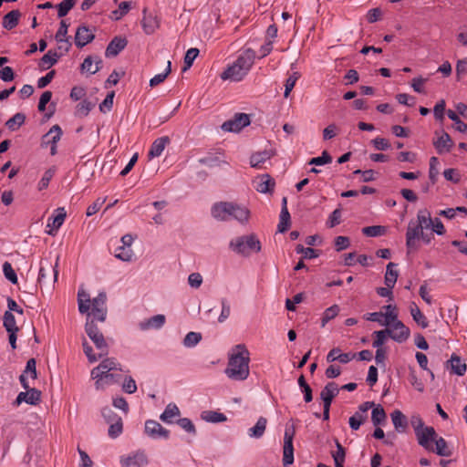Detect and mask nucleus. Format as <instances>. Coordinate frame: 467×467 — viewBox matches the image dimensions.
Masks as SVG:
<instances>
[{
  "instance_id": "obj_1",
  "label": "nucleus",
  "mask_w": 467,
  "mask_h": 467,
  "mask_svg": "<svg viewBox=\"0 0 467 467\" xmlns=\"http://www.w3.org/2000/svg\"><path fill=\"white\" fill-rule=\"evenodd\" d=\"M250 353L244 344L235 345L229 355L226 376L233 380H244L249 376Z\"/></svg>"
},
{
  "instance_id": "obj_2",
  "label": "nucleus",
  "mask_w": 467,
  "mask_h": 467,
  "mask_svg": "<svg viewBox=\"0 0 467 467\" xmlns=\"http://www.w3.org/2000/svg\"><path fill=\"white\" fill-rule=\"evenodd\" d=\"M255 57L256 54L254 49H244L236 60L221 74L222 79L241 81L252 68Z\"/></svg>"
},
{
  "instance_id": "obj_3",
  "label": "nucleus",
  "mask_w": 467,
  "mask_h": 467,
  "mask_svg": "<svg viewBox=\"0 0 467 467\" xmlns=\"http://www.w3.org/2000/svg\"><path fill=\"white\" fill-rule=\"evenodd\" d=\"M229 248L235 254L247 257L252 253H259L262 246L257 236L251 234L232 239L229 243Z\"/></svg>"
},
{
  "instance_id": "obj_4",
  "label": "nucleus",
  "mask_w": 467,
  "mask_h": 467,
  "mask_svg": "<svg viewBox=\"0 0 467 467\" xmlns=\"http://www.w3.org/2000/svg\"><path fill=\"white\" fill-rule=\"evenodd\" d=\"M95 321L96 320L90 319V315H88L85 325V331L99 351V357H103L108 355L109 346L103 334L95 324Z\"/></svg>"
},
{
  "instance_id": "obj_5",
  "label": "nucleus",
  "mask_w": 467,
  "mask_h": 467,
  "mask_svg": "<svg viewBox=\"0 0 467 467\" xmlns=\"http://www.w3.org/2000/svg\"><path fill=\"white\" fill-rule=\"evenodd\" d=\"M107 296L105 292H100L90 303L91 313L88 312V316L90 315V319L104 322L107 316L106 307Z\"/></svg>"
},
{
  "instance_id": "obj_6",
  "label": "nucleus",
  "mask_w": 467,
  "mask_h": 467,
  "mask_svg": "<svg viewBox=\"0 0 467 467\" xmlns=\"http://www.w3.org/2000/svg\"><path fill=\"white\" fill-rule=\"evenodd\" d=\"M296 434L294 425H286L284 434L283 463L285 466L294 462L293 440Z\"/></svg>"
},
{
  "instance_id": "obj_7",
  "label": "nucleus",
  "mask_w": 467,
  "mask_h": 467,
  "mask_svg": "<svg viewBox=\"0 0 467 467\" xmlns=\"http://www.w3.org/2000/svg\"><path fill=\"white\" fill-rule=\"evenodd\" d=\"M58 258L56 261V264L53 265L47 259L41 260L40 268L38 273V283H46L47 281H53V283L57 282L58 275Z\"/></svg>"
},
{
  "instance_id": "obj_8",
  "label": "nucleus",
  "mask_w": 467,
  "mask_h": 467,
  "mask_svg": "<svg viewBox=\"0 0 467 467\" xmlns=\"http://www.w3.org/2000/svg\"><path fill=\"white\" fill-rule=\"evenodd\" d=\"M62 135V130L58 125H54L47 132L41 140V146L43 148L50 147L51 155L57 153V143L60 140Z\"/></svg>"
},
{
  "instance_id": "obj_9",
  "label": "nucleus",
  "mask_w": 467,
  "mask_h": 467,
  "mask_svg": "<svg viewBox=\"0 0 467 467\" xmlns=\"http://www.w3.org/2000/svg\"><path fill=\"white\" fill-rule=\"evenodd\" d=\"M250 124L249 115L237 113L232 119L223 123L222 130L228 132H239L242 129Z\"/></svg>"
},
{
  "instance_id": "obj_10",
  "label": "nucleus",
  "mask_w": 467,
  "mask_h": 467,
  "mask_svg": "<svg viewBox=\"0 0 467 467\" xmlns=\"http://www.w3.org/2000/svg\"><path fill=\"white\" fill-rule=\"evenodd\" d=\"M418 443L429 451H433L432 442L437 438V433L433 427L427 426L416 433Z\"/></svg>"
},
{
  "instance_id": "obj_11",
  "label": "nucleus",
  "mask_w": 467,
  "mask_h": 467,
  "mask_svg": "<svg viewBox=\"0 0 467 467\" xmlns=\"http://www.w3.org/2000/svg\"><path fill=\"white\" fill-rule=\"evenodd\" d=\"M91 376L93 379H96L97 388H99L100 382L104 381L107 384L113 383L118 379H115V375L110 373L109 370V367H107V362H102L96 368L91 370Z\"/></svg>"
},
{
  "instance_id": "obj_12",
  "label": "nucleus",
  "mask_w": 467,
  "mask_h": 467,
  "mask_svg": "<svg viewBox=\"0 0 467 467\" xmlns=\"http://www.w3.org/2000/svg\"><path fill=\"white\" fill-rule=\"evenodd\" d=\"M422 232L423 229L420 227L416 222L411 220L409 223L406 233V246L408 253L418 249V246L416 245V240L420 239Z\"/></svg>"
},
{
  "instance_id": "obj_13",
  "label": "nucleus",
  "mask_w": 467,
  "mask_h": 467,
  "mask_svg": "<svg viewBox=\"0 0 467 467\" xmlns=\"http://www.w3.org/2000/svg\"><path fill=\"white\" fill-rule=\"evenodd\" d=\"M233 209V202H215L211 208L212 216L218 221L231 220V212Z\"/></svg>"
},
{
  "instance_id": "obj_14",
  "label": "nucleus",
  "mask_w": 467,
  "mask_h": 467,
  "mask_svg": "<svg viewBox=\"0 0 467 467\" xmlns=\"http://www.w3.org/2000/svg\"><path fill=\"white\" fill-rule=\"evenodd\" d=\"M145 433L152 439H169L170 431L158 421L148 420L145 422Z\"/></svg>"
},
{
  "instance_id": "obj_15",
  "label": "nucleus",
  "mask_w": 467,
  "mask_h": 467,
  "mask_svg": "<svg viewBox=\"0 0 467 467\" xmlns=\"http://www.w3.org/2000/svg\"><path fill=\"white\" fill-rule=\"evenodd\" d=\"M95 38V34L91 28L81 25L77 28L75 35V44L78 47H83Z\"/></svg>"
},
{
  "instance_id": "obj_16",
  "label": "nucleus",
  "mask_w": 467,
  "mask_h": 467,
  "mask_svg": "<svg viewBox=\"0 0 467 467\" xmlns=\"http://www.w3.org/2000/svg\"><path fill=\"white\" fill-rule=\"evenodd\" d=\"M390 330V338L398 343L405 342L410 335V328L407 327L401 321H397L392 324Z\"/></svg>"
},
{
  "instance_id": "obj_17",
  "label": "nucleus",
  "mask_w": 467,
  "mask_h": 467,
  "mask_svg": "<svg viewBox=\"0 0 467 467\" xmlns=\"http://www.w3.org/2000/svg\"><path fill=\"white\" fill-rule=\"evenodd\" d=\"M25 392H20L16 400V403L17 405L21 404L22 402H26L30 405H36L41 400V391L36 389V388H29L28 389H26Z\"/></svg>"
},
{
  "instance_id": "obj_18",
  "label": "nucleus",
  "mask_w": 467,
  "mask_h": 467,
  "mask_svg": "<svg viewBox=\"0 0 467 467\" xmlns=\"http://www.w3.org/2000/svg\"><path fill=\"white\" fill-rule=\"evenodd\" d=\"M339 393V388L334 381L328 382L321 390L320 398L323 400L324 406H331V403L335 397Z\"/></svg>"
},
{
  "instance_id": "obj_19",
  "label": "nucleus",
  "mask_w": 467,
  "mask_h": 467,
  "mask_svg": "<svg viewBox=\"0 0 467 467\" xmlns=\"http://www.w3.org/2000/svg\"><path fill=\"white\" fill-rule=\"evenodd\" d=\"M437 140H434L433 144L439 153H446L451 150L453 146V142L450 135L444 131L441 133L436 132Z\"/></svg>"
},
{
  "instance_id": "obj_20",
  "label": "nucleus",
  "mask_w": 467,
  "mask_h": 467,
  "mask_svg": "<svg viewBox=\"0 0 467 467\" xmlns=\"http://www.w3.org/2000/svg\"><path fill=\"white\" fill-rule=\"evenodd\" d=\"M128 42L126 38L120 36H115L108 45L105 55L107 57H116L120 51H122Z\"/></svg>"
},
{
  "instance_id": "obj_21",
  "label": "nucleus",
  "mask_w": 467,
  "mask_h": 467,
  "mask_svg": "<svg viewBox=\"0 0 467 467\" xmlns=\"http://www.w3.org/2000/svg\"><path fill=\"white\" fill-rule=\"evenodd\" d=\"M120 463L126 466L143 467L148 464V458L143 451H137L126 458H121Z\"/></svg>"
},
{
  "instance_id": "obj_22",
  "label": "nucleus",
  "mask_w": 467,
  "mask_h": 467,
  "mask_svg": "<svg viewBox=\"0 0 467 467\" xmlns=\"http://www.w3.org/2000/svg\"><path fill=\"white\" fill-rule=\"evenodd\" d=\"M390 417L396 431L403 433L407 431L409 426L407 417L400 410H393Z\"/></svg>"
},
{
  "instance_id": "obj_23",
  "label": "nucleus",
  "mask_w": 467,
  "mask_h": 467,
  "mask_svg": "<svg viewBox=\"0 0 467 467\" xmlns=\"http://www.w3.org/2000/svg\"><path fill=\"white\" fill-rule=\"evenodd\" d=\"M170 143V139L168 136H163V137H160L158 139H156L151 146H150V149L149 150V157L150 158H157V157H160L165 147Z\"/></svg>"
},
{
  "instance_id": "obj_24",
  "label": "nucleus",
  "mask_w": 467,
  "mask_h": 467,
  "mask_svg": "<svg viewBox=\"0 0 467 467\" xmlns=\"http://www.w3.org/2000/svg\"><path fill=\"white\" fill-rule=\"evenodd\" d=\"M141 26L143 31L147 35H151L155 32V30L159 27V22L156 16L147 14L146 11H143V17L141 20Z\"/></svg>"
},
{
  "instance_id": "obj_25",
  "label": "nucleus",
  "mask_w": 467,
  "mask_h": 467,
  "mask_svg": "<svg viewBox=\"0 0 467 467\" xmlns=\"http://www.w3.org/2000/svg\"><path fill=\"white\" fill-rule=\"evenodd\" d=\"M249 217L250 211L246 207L233 202L231 219H234L241 223H244L248 222Z\"/></svg>"
},
{
  "instance_id": "obj_26",
  "label": "nucleus",
  "mask_w": 467,
  "mask_h": 467,
  "mask_svg": "<svg viewBox=\"0 0 467 467\" xmlns=\"http://www.w3.org/2000/svg\"><path fill=\"white\" fill-rule=\"evenodd\" d=\"M447 364H450L451 373L453 374L463 376L466 372V364L462 362L461 358L456 354L451 355V359L447 361Z\"/></svg>"
},
{
  "instance_id": "obj_27",
  "label": "nucleus",
  "mask_w": 467,
  "mask_h": 467,
  "mask_svg": "<svg viewBox=\"0 0 467 467\" xmlns=\"http://www.w3.org/2000/svg\"><path fill=\"white\" fill-rule=\"evenodd\" d=\"M67 29H68V24L65 20H62L60 22L59 28L57 32L56 33L55 38L57 43H65V52H67L69 48L71 47V43L68 40L67 37Z\"/></svg>"
},
{
  "instance_id": "obj_28",
  "label": "nucleus",
  "mask_w": 467,
  "mask_h": 467,
  "mask_svg": "<svg viewBox=\"0 0 467 467\" xmlns=\"http://www.w3.org/2000/svg\"><path fill=\"white\" fill-rule=\"evenodd\" d=\"M165 316L164 315H156L146 320L145 322H141L140 327L142 330H147L150 328L159 329L163 327L165 324Z\"/></svg>"
},
{
  "instance_id": "obj_29",
  "label": "nucleus",
  "mask_w": 467,
  "mask_h": 467,
  "mask_svg": "<svg viewBox=\"0 0 467 467\" xmlns=\"http://www.w3.org/2000/svg\"><path fill=\"white\" fill-rule=\"evenodd\" d=\"M20 16L21 13L19 12V10L10 11L3 17V27L7 30H12L18 25Z\"/></svg>"
},
{
  "instance_id": "obj_30",
  "label": "nucleus",
  "mask_w": 467,
  "mask_h": 467,
  "mask_svg": "<svg viewBox=\"0 0 467 467\" xmlns=\"http://www.w3.org/2000/svg\"><path fill=\"white\" fill-rule=\"evenodd\" d=\"M102 60L98 58L96 61L91 57H87L81 64V71L96 74L101 67Z\"/></svg>"
},
{
  "instance_id": "obj_31",
  "label": "nucleus",
  "mask_w": 467,
  "mask_h": 467,
  "mask_svg": "<svg viewBox=\"0 0 467 467\" xmlns=\"http://www.w3.org/2000/svg\"><path fill=\"white\" fill-rule=\"evenodd\" d=\"M410 315L413 320L421 327L426 328L429 326L427 317L422 314L418 306L412 302L410 306Z\"/></svg>"
},
{
  "instance_id": "obj_32",
  "label": "nucleus",
  "mask_w": 467,
  "mask_h": 467,
  "mask_svg": "<svg viewBox=\"0 0 467 467\" xmlns=\"http://www.w3.org/2000/svg\"><path fill=\"white\" fill-rule=\"evenodd\" d=\"M416 223L420 227L424 229H430L433 224V220L431 218V213L427 209L420 210L417 213V221Z\"/></svg>"
},
{
  "instance_id": "obj_33",
  "label": "nucleus",
  "mask_w": 467,
  "mask_h": 467,
  "mask_svg": "<svg viewBox=\"0 0 467 467\" xmlns=\"http://www.w3.org/2000/svg\"><path fill=\"white\" fill-rule=\"evenodd\" d=\"M397 266L395 263H389L387 265L386 268V274H385V285L389 287H394L397 279H398V271L394 268Z\"/></svg>"
},
{
  "instance_id": "obj_34",
  "label": "nucleus",
  "mask_w": 467,
  "mask_h": 467,
  "mask_svg": "<svg viewBox=\"0 0 467 467\" xmlns=\"http://www.w3.org/2000/svg\"><path fill=\"white\" fill-rule=\"evenodd\" d=\"M180 415L179 408L172 403H170L165 408L164 411L161 414L160 419L166 423H172L173 418Z\"/></svg>"
},
{
  "instance_id": "obj_35",
  "label": "nucleus",
  "mask_w": 467,
  "mask_h": 467,
  "mask_svg": "<svg viewBox=\"0 0 467 467\" xmlns=\"http://www.w3.org/2000/svg\"><path fill=\"white\" fill-rule=\"evenodd\" d=\"M272 152L269 150H264L253 154L250 158V164L252 167L260 168L266 161L270 160Z\"/></svg>"
},
{
  "instance_id": "obj_36",
  "label": "nucleus",
  "mask_w": 467,
  "mask_h": 467,
  "mask_svg": "<svg viewBox=\"0 0 467 467\" xmlns=\"http://www.w3.org/2000/svg\"><path fill=\"white\" fill-rule=\"evenodd\" d=\"M78 310L81 314L88 313L90 309V297L89 294L84 290H79L78 293Z\"/></svg>"
},
{
  "instance_id": "obj_37",
  "label": "nucleus",
  "mask_w": 467,
  "mask_h": 467,
  "mask_svg": "<svg viewBox=\"0 0 467 467\" xmlns=\"http://www.w3.org/2000/svg\"><path fill=\"white\" fill-rule=\"evenodd\" d=\"M202 419L213 423L223 422L227 420L226 416L223 413L214 410L203 411L202 413Z\"/></svg>"
},
{
  "instance_id": "obj_38",
  "label": "nucleus",
  "mask_w": 467,
  "mask_h": 467,
  "mask_svg": "<svg viewBox=\"0 0 467 467\" xmlns=\"http://www.w3.org/2000/svg\"><path fill=\"white\" fill-rule=\"evenodd\" d=\"M25 114L18 112L5 122V126L8 128V130L14 131L19 129L25 123Z\"/></svg>"
},
{
  "instance_id": "obj_39",
  "label": "nucleus",
  "mask_w": 467,
  "mask_h": 467,
  "mask_svg": "<svg viewBox=\"0 0 467 467\" xmlns=\"http://www.w3.org/2000/svg\"><path fill=\"white\" fill-rule=\"evenodd\" d=\"M60 56L57 52L49 50L42 57L40 66L44 68H49L57 62Z\"/></svg>"
},
{
  "instance_id": "obj_40",
  "label": "nucleus",
  "mask_w": 467,
  "mask_h": 467,
  "mask_svg": "<svg viewBox=\"0 0 467 467\" xmlns=\"http://www.w3.org/2000/svg\"><path fill=\"white\" fill-rule=\"evenodd\" d=\"M387 415L381 405H378L372 410L371 420L375 426L383 424L386 421Z\"/></svg>"
},
{
  "instance_id": "obj_41",
  "label": "nucleus",
  "mask_w": 467,
  "mask_h": 467,
  "mask_svg": "<svg viewBox=\"0 0 467 467\" xmlns=\"http://www.w3.org/2000/svg\"><path fill=\"white\" fill-rule=\"evenodd\" d=\"M266 423V419L264 417H260L255 425L249 430V435L255 438L262 437L265 431Z\"/></svg>"
},
{
  "instance_id": "obj_42",
  "label": "nucleus",
  "mask_w": 467,
  "mask_h": 467,
  "mask_svg": "<svg viewBox=\"0 0 467 467\" xmlns=\"http://www.w3.org/2000/svg\"><path fill=\"white\" fill-rule=\"evenodd\" d=\"M434 441L436 445L433 451L434 452H436L440 456L445 457H449L451 455V451L448 449L447 441L442 437H440L438 439L436 438Z\"/></svg>"
},
{
  "instance_id": "obj_43",
  "label": "nucleus",
  "mask_w": 467,
  "mask_h": 467,
  "mask_svg": "<svg viewBox=\"0 0 467 467\" xmlns=\"http://www.w3.org/2000/svg\"><path fill=\"white\" fill-rule=\"evenodd\" d=\"M4 327L7 333L19 331V327L16 324L15 316L10 311H5L4 314Z\"/></svg>"
},
{
  "instance_id": "obj_44",
  "label": "nucleus",
  "mask_w": 467,
  "mask_h": 467,
  "mask_svg": "<svg viewBox=\"0 0 467 467\" xmlns=\"http://www.w3.org/2000/svg\"><path fill=\"white\" fill-rule=\"evenodd\" d=\"M253 183L256 191L262 193L271 192L275 185V180L270 177L265 182H257L254 181Z\"/></svg>"
},
{
  "instance_id": "obj_45",
  "label": "nucleus",
  "mask_w": 467,
  "mask_h": 467,
  "mask_svg": "<svg viewBox=\"0 0 467 467\" xmlns=\"http://www.w3.org/2000/svg\"><path fill=\"white\" fill-rule=\"evenodd\" d=\"M130 2H121L119 5V8L111 12L110 18L116 21L121 19L130 11Z\"/></svg>"
},
{
  "instance_id": "obj_46",
  "label": "nucleus",
  "mask_w": 467,
  "mask_h": 467,
  "mask_svg": "<svg viewBox=\"0 0 467 467\" xmlns=\"http://www.w3.org/2000/svg\"><path fill=\"white\" fill-rule=\"evenodd\" d=\"M78 0H63L57 5V16L62 18L74 7Z\"/></svg>"
},
{
  "instance_id": "obj_47",
  "label": "nucleus",
  "mask_w": 467,
  "mask_h": 467,
  "mask_svg": "<svg viewBox=\"0 0 467 467\" xmlns=\"http://www.w3.org/2000/svg\"><path fill=\"white\" fill-rule=\"evenodd\" d=\"M339 313V306L337 305H333L330 307L327 308L321 318V327H325L327 323L335 318Z\"/></svg>"
},
{
  "instance_id": "obj_48",
  "label": "nucleus",
  "mask_w": 467,
  "mask_h": 467,
  "mask_svg": "<svg viewBox=\"0 0 467 467\" xmlns=\"http://www.w3.org/2000/svg\"><path fill=\"white\" fill-rule=\"evenodd\" d=\"M290 227V213L288 209H281L280 220L277 225L278 232L285 233Z\"/></svg>"
},
{
  "instance_id": "obj_49",
  "label": "nucleus",
  "mask_w": 467,
  "mask_h": 467,
  "mask_svg": "<svg viewBox=\"0 0 467 467\" xmlns=\"http://www.w3.org/2000/svg\"><path fill=\"white\" fill-rule=\"evenodd\" d=\"M373 335L375 336V339L372 346L377 348H382L381 347L384 344L387 336L390 337V330L389 328H386L384 330L375 331Z\"/></svg>"
},
{
  "instance_id": "obj_50",
  "label": "nucleus",
  "mask_w": 467,
  "mask_h": 467,
  "mask_svg": "<svg viewBox=\"0 0 467 467\" xmlns=\"http://www.w3.org/2000/svg\"><path fill=\"white\" fill-rule=\"evenodd\" d=\"M447 115H448V118L454 122L455 129L459 132H462L463 133V132L467 131V124L464 123L462 120H461V119L459 118V116L457 115L456 112H454L451 109H449L447 111Z\"/></svg>"
},
{
  "instance_id": "obj_51",
  "label": "nucleus",
  "mask_w": 467,
  "mask_h": 467,
  "mask_svg": "<svg viewBox=\"0 0 467 467\" xmlns=\"http://www.w3.org/2000/svg\"><path fill=\"white\" fill-rule=\"evenodd\" d=\"M386 232V228L381 225H372V226H367L362 229V233L366 236L369 237H377L383 235Z\"/></svg>"
},
{
  "instance_id": "obj_52",
  "label": "nucleus",
  "mask_w": 467,
  "mask_h": 467,
  "mask_svg": "<svg viewBox=\"0 0 467 467\" xmlns=\"http://www.w3.org/2000/svg\"><path fill=\"white\" fill-rule=\"evenodd\" d=\"M366 420L367 415L356 411L355 414L349 418V426L353 431H358Z\"/></svg>"
},
{
  "instance_id": "obj_53",
  "label": "nucleus",
  "mask_w": 467,
  "mask_h": 467,
  "mask_svg": "<svg viewBox=\"0 0 467 467\" xmlns=\"http://www.w3.org/2000/svg\"><path fill=\"white\" fill-rule=\"evenodd\" d=\"M198 55H199V49L196 47H191L190 49L187 50V52L184 56L183 71L189 69L192 66L193 61L198 57Z\"/></svg>"
},
{
  "instance_id": "obj_54",
  "label": "nucleus",
  "mask_w": 467,
  "mask_h": 467,
  "mask_svg": "<svg viewBox=\"0 0 467 467\" xmlns=\"http://www.w3.org/2000/svg\"><path fill=\"white\" fill-rule=\"evenodd\" d=\"M171 61H168L167 67L164 72L155 75L150 80V86L151 88L158 86L159 84L162 83L168 75L171 73Z\"/></svg>"
},
{
  "instance_id": "obj_55",
  "label": "nucleus",
  "mask_w": 467,
  "mask_h": 467,
  "mask_svg": "<svg viewBox=\"0 0 467 467\" xmlns=\"http://www.w3.org/2000/svg\"><path fill=\"white\" fill-rule=\"evenodd\" d=\"M93 108L94 104L92 102L84 99L78 104L76 109V115L78 117H86Z\"/></svg>"
},
{
  "instance_id": "obj_56",
  "label": "nucleus",
  "mask_w": 467,
  "mask_h": 467,
  "mask_svg": "<svg viewBox=\"0 0 467 467\" xmlns=\"http://www.w3.org/2000/svg\"><path fill=\"white\" fill-rule=\"evenodd\" d=\"M202 340V334L198 332H189L184 339L183 345L186 348H192L196 346Z\"/></svg>"
},
{
  "instance_id": "obj_57",
  "label": "nucleus",
  "mask_w": 467,
  "mask_h": 467,
  "mask_svg": "<svg viewBox=\"0 0 467 467\" xmlns=\"http://www.w3.org/2000/svg\"><path fill=\"white\" fill-rule=\"evenodd\" d=\"M199 162L210 168L217 167L221 164H226V162L221 160L219 156L214 155H209L207 157L202 158L199 160Z\"/></svg>"
},
{
  "instance_id": "obj_58",
  "label": "nucleus",
  "mask_w": 467,
  "mask_h": 467,
  "mask_svg": "<svg viewBox=\"0 0 467 467\" xmlns=\"http://www.w3.org/2000/svg\"><path fill=\"white\" fill-rule=\"evenodd\" d=\"M122 430H123L122 420L117 419L116 421L109 423V431H108L109 436L112 439H115L121 434Z\"/></svg>"
},
{
  "instance_id": "obj_59",
  "label": "nucleus",
  "mask_w": 467,
  "mask_h": 467,
  "mask_svg": "<svg viewBox=\"0 0 467 467\" xmlns=\"http://www.w3.org/2000/svg\"><path fill=\"white\" fill-rule=\"evenodd\" d=\"M299 78H300V75L298 72H294L287 78V79L285 80V92H284L285 98H288L290 92L294 88V87Z\"/></svg>"
},
{
  "instance_id": "obj_60",
  "label": "nucleus",
  "mask_w": 467,
  "mask_h": 467,
  "mask_svg": "<svg viewBox=\"0 0 467 467\" xmlns=\"http://www.w3.org/2000/svg\"><path fill=\"white\" fill-rule=\"evenodd\" d=\"M115 256L122 261L129 262L132 259L133 252L130 247L119 246L116 250Z\"/></svg>"
},
{
  "instance_id": "obj_61",
  "label": "nucleus",
  "mask_w": 467,
  "mask_h": 467,
  "mask_svg": "<svg viewBox=\"0 0 467 467\" xmlns=\"http://www.w3.org/2000/svg\"><path fill=\"white\" fill-rule=\"evenodd\" d=\"M3 272L5 275V277L10 281L12 284L16 285L17 284V275L13 269L11 264L9 262H5L3 265Z\"/></svg>"
},
{
  "instance_id": "obj_62",
  "label": "nucleus",
  "mask_w": 467,
  "mask_h": 467,
  "mask_svg": "<svg viewBox=\"0 0 467 467\" xmlns=\"http://www.w3.org/2000/svg\"><path fill=\"white\" fill-rule=\"evenodd\" d=\"M296 252L297 254H302L304 255V258L306 259H314L318 256V253L317 250L311 247H304L302 244L296 245Z\"/></svg>"
},
{
  "instance_id": "obj_63",
  "label": "nucleus",
  "mask_w": 467,
  "mask_h": 467,
  "mask_svg": "<svg viewBox=\"0 0 467 467\" xmlns=\"http://www.w3.org/2000/svg\"><path fill=\"white\" fill-rule=\"evenodd\" d=\"M58 213L52 217V223H48L47 226L57 230L64 223L66 213L64 209H58Z\"/></svg>"
},
{
  "instance_id": "obj_64",
  "label": "nucleus",
  "mask_w": 467,
  "mask_h": 467,
  "mask_svg": "<svg viewBox=\"0 0 467 467\" xmlns=\"http://www.w3.org/2000/svg\"><path fill=\"white\" fill-rule=\"evenodd\" d=\"M331 161H332V157L327 150H324L322 152L321 156L312 158L309 161V164L310 165H324V164L330 163Z\"/></svg>"
}]
</instances>
